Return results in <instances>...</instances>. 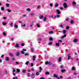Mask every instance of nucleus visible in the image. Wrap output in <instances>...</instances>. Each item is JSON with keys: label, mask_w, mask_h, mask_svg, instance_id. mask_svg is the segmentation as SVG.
Here are the masks:
<instances>
[{"label": "nucleus", "mask_w": 79, "mask_h": 79, "mask_svg": "<svg viewBox=\"0 0 79 79\" xmlns=\"http://www.w3.org/2000/svg\"><path fill=\"white\" fill-rule=\"evenodd\" d=\"M63 5L65 8H66L68 6V5H67V4L66 3H64Z\"/></svg>", "instance_id": "f257e3e1"}, {"label": "nucleus", "mask_w": 79, "mask_h": 79, "mask_svg": "<svg viewBox=\"0 0 79 79\" xmlns=\"http://www.w3.org/2000/svg\"><path fill=\"white\" fill-rule=\"evenodd\" d=\"M26 71H27L26 70L23 69V70H22V72L23 73H26Z\"/></svg>", "instance_id": "f03ea898"}, {"label": "nucleus", "mask_w": 79, "mask_h": 79, "mask_svg": "<svg viewBox=\"0 0 79 79\" xmlns=\"http://www.w3.org/2000/svg\"><path fill=\"white\" fill-rule=\"evenodd\" d=\"M19 47V44H16V45H15V47L18 48Z\"/></svg>", "instance_id": "7ed1b4c3"}, {"label": "nucleus", "mask_w": 79, "mask_h": 79, "mask_svg": "<svg viewBox=\"0 0 79 79\" xmlns=\"http://www.w3.org/2000/svg\"><path fill=\"white\" fill-rule=\"evenodd\" d=\"M72 4H73V5H74V6H76V2H75V1H73L72 2Z\"/></svg>", "instance_id": "20e7f679"}, {"label": "nucleus", "mask_w": 79, "mask_h": 79, "mask_svg": "<svg viewBox=\"0 0 79 79\" xmlns=\"http://www.w3.org/2000/svg\"><path fill=\"white\" fill-rule=\"evenodd\" d=\"M78 40L77 39H75L74 40L73 42H77V41Z\"/></svg>", "instance_id": "39448f33"}, {"label": "nucleus", "mask_w": 79, "mask_h": 79, "mask_svg": "<svg viewBox=\"0 0 79 79\" xmlns=\"http://www.w3.org/2000/svg\"><path fill=\"white\" fill-rule=\"evenodd\" d=\"M56 12L58 14H60V13H61L60 11H59V10H56Z\"/></svg>", "instance_id": "423d86ee"}, {"label": "nucleus", "mask_w": 79, "mask_h": 79, "mask_svg": "<svg viewBox=\"0 0 79 79\" xmlns=\"http://www.w3.org/2000/svg\"><path fill=\"white\" fill-rule=\"evenodd\" d=\"M72 70L73 71H75L76 70V68L74 66H73L72 68Z\"/></svg>", "instance_id": "0eeeda50"}, {"label": "nucleus", "mask_w": 79, "mask_h": 79, "mask_svg": "<svg viewBox=\"0 0 79 79\" xmlns=\"http://www.w3.org/2000/svg\"><path fill=\"white\" fill-rule=\"evenodd\" d=\"M40 19H43L44 18V16L42 15L40 16Z\"/></svg>", "instance_id": "6e6552de"}, {"label": "nucleus", "mask_w": 79, "mask_h": 79, "mask_svg": "<svg viewBox=\"0 0 79 79\" xmlns=\"http://www.w3.org/2000/svg\"><path fill=\"white\" fill-rule=\"evenodd\" d=\"M7 10L8 12H9V13H11V10L9 9H7Z\"/></svg>", "instance_id": "1a4fd4ad"}, {"label": "nucleus", "mask_w": 79, "mask_h": 79, "mask_svg": "<svg viewBox=\"0 0 79 79\" xmlns=\"http://www.w3.org/2000/svg\"><path fill=\"white\" fill-rule=\"evenodd\" d=\"M6 24H7V23H6V22H3L2 23V24L4 26H5V25H6Z\"/></svg>", "instance_id": "9d476101"}, {"label": "nucleus", "mask_w": 79, "mask_h": 79, "mask_svg": "<svg viewBox=\"0 0 79 79\" xmlns=\"http://www.w3.org/2000/svg\"><path fill=\"white\" fill-rule=\"evenodd\" d=\"M9 55L11 56H14L13 54L11 53L10 52L9 53Z\"/></svg>", "instance_id": "9b49d317"}, {"label": "nucleus", "mask_w": 79, "mask_h": 79, "mask_svg": "<svg viewBox=\"0 0 79 79\" xmlns=\"http://www.w3.org/2000/svg\"><path fill=\"white\" fill-rule=\"evenodd\" d=\"M19 52H17L16 53V55L17 56H19Z\"/></svg>", "instance_id": "f8f14e48"}, {"label": "nucleus", "mask_w": 79, "mask_h": 79, "mask_svg": "<svg viewBox=\"0 0 79 79\" xmlns=\"http://www.w3.org/2000/svg\"><path fill=\"white\" fill-rule=\"evenodd\" d=\"M53 76L54 77H56V78H57V77H58V75H56V74H54Z\"/></svg>", "instance_id": "ddd939ff"}, {"label": "nucleus", "mask_w": 79, "mask_h": 79, "mask_svg": "<svg viewBox=\"0 0 79 79\" xmlns=\"http://www.w3.org/2000/svg\"><path fill=\"white\" fill-rule=\"evenodd\" d=\"M33 61H35V56H33Z\"/></svg>", "instance_id": "4468645a"}, {"label": "nucleus", "mask_w": 79, "mask_h": 79, "mask_svg": "<svg viewBox=\"0 0 79 79\" xmlns=\"http://www.w3.org/2000/svg\"><path fill=\"white\" fill-rule=\"evenodd\" d=\"M6 61H9V57H6Z\"/></svg>", "instance_id": "2eb2a0df"}, {"label": "nucleus", "mask_w": 79, "mask_h": 79, "mask_svg": "<svg viewBox=\"0 0 79 79\" xmlns=\"http://www.w3.org/2000/svg\"><path fill=\"white\" fill-rule=\"evenodd\" d=\"M48 64L51 66V65H52V63H51L50 62H49L48 63Z\"/></svg>", "instance_id": "dca6fc26"}, {"label": "nucleus", "mask_w": 79, "mask_h": 79, "mask_svg": "<svg viewBox=\"0 0 79 79\" xmlns=\"http://www.w3.org/2000/svg\"><path fill=\"white\" fill-rule=\"evenodd\" d=\"M29 64V61H27L26 63L25 64H26L27 65H28V64Z\"/></svg>", "instance_id": "f3484780"}, {"label": "nucleus", "mask_w": 79, "mask_h": 79, "mask_svg": "<svg viewBox=\"0 0 79 79\" xmlns=\"http://www.w3.org/2000/svg\"><path fill=\"white\" fill-rule=\"evenodd\" d=\"M1 10L2 11H3V10H5V8H4V7H1Z\"/></svg>", "instance_id": "a211bd4d"}, {"label": "nucleus", "mask_w": 79, "mask_h": 79, "mask_svg": "<svg viewBox=\"0 0 79 79\" xmlns=\"http://www.w3.org/2000/svg\"><path fill=\"white\" fill-rule=\"evenodd\" d=\"M6 7H9V6H10V4L8 3L6 4Z\"/></svg>", "instance_id": "6ab92c4d"}, {"label": "nucleus", "mask_w": 79, "mask_h": 79, "mask_svg": "<svg viewBox=\"0 0 79 79\" xmlns=\"http://www.w3.org/2000/svg\"><path fill=\"white\" fill-rule=\"evenodd\" d=\"M16 71H17V73H19L20 72V70L19 69H17Z\"/></svg>", "instance_id": "aec40b11"}, {"label": "nucleus", "mask_w": 79, "mask_h": 79, "mask_svg": "<svg viewBox=\"0 0 79 79\" xmlns=\"http://www.w3.org/2000/svg\"><path fill=\"white\" fill-rule=\"evenodd\" d=\"M66 31L65 30H64L63 31V32L64 34H66Z\"/></svg>", "instance_id": "412c9836"}, {"label": "nucleus", "mask_w": 79, "mask_h": 79, "mask_svg": "<svg viewBox=\"0 0 79 79\" xmlns=\"http://www.w3.org/2000/svg\"><path fill=\"white\" fill-rule=\"evenodd\" d=\"M68 60H70V58H71V56H69V55H68Z\"/></svg>", "instance_id": "4be33fe9"}, {"label": "nucleus", "mask_w": 79, "mask_h": 79, "mask_svg": "<svg viewBox=\"0 0 79 79\" xmlns=\"http://www.w3.org/2000/svg\"><path fill=\"white\" fill-rule=\"evenodd\" d=\"M65 71H66V70L65 69H62L61 70L62 73H64V72H65Z\"/></svg>", "instance_id": "5701e85b"}, {"label": "nucleus", "mask_w": 79, "mask_h": 79, "mask_svg": "<svg viewBox=\"0 0 79 79\" xmlns=\"http://www.w3.org/2000/svg\"><path fill=\"white\" fill-rule=\"evenodd\" d=\"M36 26L38 27H40V25L38 23H36Z\"/></svg>", "instance_id": "b1692460"}, {"label": "nucleus", "mask_w": 79, "mask_h": 79, "mask_svg": "<svg viewBox=\"0 0 79 79\" xmlns=\"http://www.w3.org/2000/svg\"><path fill=\"white\" fill-rule=\"evenodd\" d=\"M49 40L52 41L53 40V38H52V37H50L49 38Z\"/></svg>", "instance_id": "393cba45"}, {"label": "nucleus", "mask_w": 79, "mask_h": 79, "mask_svg": "<svg viewBox=\"0 0 79 79\" xmlns=\"http://www.w3.org/2000/svg\"><path fill=\"white\" fill-rule=\"evenodd\" d=\"M14 26H15V28H16V29H17V28H18V25H17L15 24L14 25Z\"/></svg>", "instance_id": "a878e982"}, {"label": "nucleus", "mask_w": 79, "mask_h": 79, "mask_svg": "<svg viewBox=\"0 0 79 79\" xmlns=\"http://www.w3.org/2000/svg\"><path fill=\"white\" fill-rule=\"evenodd\" d=\"M52 44V42H50L48 43V45H51Z\"/></svg>", "instance_id": "bb28decb"}, {"label": "nucleus", "mask_w": 79, "mask_h": 79, "mask_svg": "<svg viewBox=\"0 0 79 79\" xmlns=\"http://www.w3.org/2000/svg\"><path fill=\"white\" fill-rule=\"evenodd\" d=\"M70 23L71 24H73V23H74V20H71V21H70Z\"/></svg>", "instance_id": "cd10ccee"}, {"label": "nucleus", "mask_w": 79, "mask_h": 79, "mask_svg": "<svg viewBox=\"0 0 79 79\" xmlns=\"http://www.w3.org/2000/svg\"><path fill=\"white\" fill-rule=\"evenodd\" d=\"M56 46H59V45H60V44L59 43H56Z\"/></svg>", "instance_id": "c85d7f7f"}, {"label": "nucleus", "mask_w": 79, "mask_h": 79, "mask_svg": "<svg viewBox=\"0 0 79 79\" xmlns=\"http://www.w3.org/2000/svg\"><path fill=\"white\" fill-rule=\"evenodd\" d=\"M46 20H47V17H46L44 18V21H45Z\"/></svg>", "instance_id": "c756f323"}, {"label": "nucleus", "mask_w": 79, "mask_h": 79, "mask_svg": "<svg viewBox=\"0 0 79 79\" xmlns=\"http://www.w3.org/2000/svg\"><path fill=\"white\" fill-rule=\"evenodd\" d=\"M13 23H10V27H13Z\"/></svg>", "instance_id": "7c9ffc66"}, {"label": "nucleus", "mask_w": 79, "mask_h": 79, "mask_svg": "<svg viewBox=\"0 0 79 79\" xmlns=\"http://www.w3.org/2000/svg\"><path fill=\"white\" fill-rule=\"evenodd\" d=\"M58 4L57 3H56L55 5V7H57L58 6Z\"/></svg>", "instance_id": "2f4dec72"}, {"label": "nucleus", "mask_w": 79, "mask_h": 79, "mask_svg": "<svg viewBox=\"0 0 79 79\" xmlns=\"http://www.w3.org/2000/svg\"><path fill=\"white\" fill-rule=\"evenodd\" d=\"M49 33L50 34H51L53 33V31H51L50 32H49Z\"/></svg>", "instance_id": "473e14b6"}, {"label": "nucleus", "mask_w": 79, "mask_h": 79, "mask_svg": "<svg viewBox=\"0 0 79 79\" xmlns=\"http://www.w3.org/2000/svg\"><path fill=\"white\" fill-rule=\"evenodd\" d=\"M58 61L59 62H60L61 61V57L59 58Z\"/></svg>", "instance_id": "72a5a7b5"}, {"label": "nucleus", "mask_w": 79, "mask_h": 79, "mask_svg": "<svg viewBox=\"0 0 79 79\" xmlns=\"http://www.w3.org/2000/svg\"><path fill=\"white\" fill-rule=\"evenodd\" d=\"M30 15L31 16H34V13H30Z\"/></svg>", "instance_id": "f704fd0d"}, {"label": "nucleus", "mask_w": 79, "mask_h": 79, "mask_svg": "<svg viewBox=\"0 0 79 79\" xmlns=\"http://www.w3.org/2000/svg\"><path fill=\"white\" fill-rule=\"evenodd\" d=\"M45 74L47 75V74L49 75L50 74V73L48 72H47Z\"/></svg>", "instance_id": "c9c22d12"}, {"label": "nucleus", "mask_w": 79, "mask_h": 79, "mask_svg": "<svg viewBox=\"0 0 79 79\" xmlns=\"http://www.w3.org/2000/svg\"><path fill=\"white\" fill-rule=\"evenodd\" d=\"M21 53H22V54H24V52L23 51H21Z\"/></svg>", "instance_id": "e433bc0d"}, {"label": "nucleus", "mask_w": 79, "mask_h": 79, "mask_svg": "<svg viewBox=\"0 0 79 79\" xmlns=\"http://www.w3.org/2000/svg\"><path fill=\"white\" fill-rule=\"evenodd\" d=\"M27 11H31V9L29 8H27Z\"/></svg>", "instance_id": "4c0bfd02"}, {"label": "nucleus", "mask_w": 79, "mask_h": 79, "mask_svg": "<svg viewBox=\"0 0 79 79\" xmlns=\"http://www.w3.org/2000/svg\"><path fill=\"white\" fill-rule=\"evenodd\" d=\"M3 34L4 35H5V36L6 35V34L5 33V32H3Z\"/></svg>", "instance_id": "58836bf2"}, {"label": "nucleus", "mask_w": 79, "mask_h": 79, "mask_svg": "<svg viewBox=\"0 0 79 79\" xmlns=\"http://www.w3.org/2000/svg\"><path fill=\"white\" fill-rule=\"evenodd\" d=\"M36 75H37V76H39V72H37L36 73Z\"/></svg>", "instance_id": "ea45409f"}, {"label": "nucleus", "mask_w": 79, "mask_h": 79, "mask_svg": "<svg viewBox=\"0 0 79 79\" xmlns=\"http://www.w3.org/2000/svg\"><path fill=\"white\" fill-rule=\"evenodd\" d=\"M40 8V6L39 5V6H38V7H37V8L38 9H39Z\"/></svg>", "instance_id": "a19ab883"}, {"label": "nucleus", "mask_w": 79, "mask_h": 79, "mask_svg": "<svg viewBox=\"0 0 79 79\" xmlns=\"http://www.w3.org/2000/svg\"><path fill=\"white\" fill-rule=\"evenodd\" d=\"M23 17H26L27 15H26L24 14L23 15Z\"/></svg>", "instance_id": "79ce46f5"}, {"label": "nucleus", "mask_w": 79, "mask_h": 79, "mask_svg": "<svg viewBox=\"0 0 79 79\" xmlns=\"http://www.w3.org/2000/svg\"><path fill=\"white\" fill-rule=\"evenodd\" d=\"M34 51V49L33 48H31V52H33Z\"/></svg>", "instance_id": "37998d69"}, {"label": "nucleus", "mask_w": 79, "mask_h": 79, "mask_svg": "<svg viewBox=\"0 0 79 79\" xmlns=\"http://www.w3.org/2000/svg\"><path fill=\"white\" fill-rule=\"evenodd\" d=\"M66 29H69V26H67L66 27Z\"/></svg>", "instance_id": "c03bdc74"}, {"label": "nucleus", "mask_w": 79, "mask_h": 79, "mask_svg": "<svg viewBox=\"0 0 79 79\" xmlns=\"http://www.w3.org/2000/svg\"><path fill=\"white\" fill-rule=\"evenodd\" d=\"M29 55V54L28 53H26L25 54V56H28Z\"/></svg>", "instance_id": "a18cd8bd"}, {"label": "nucleus", "mask_w": 79, "mask_h": 79, "mask_svg": "<svg viewBox=\"0 0 79 79\" xmlns=\"http://www.w3.org/2000/svg\"><path fill=\"white\" fill-rule=\"evenodd\" d=\"M60 68H63V65H60Z\"/></svg>", "instance_id": "49530a36"}, {"label": "nucleus", "mask_w": 79, "mask_h": 79, "mask_svg": "<svg viewBox=\"0 0 79 79\" xmlns=\"http://www.w3.org/2000/svg\"><path fill=\"white\" fill-rule=\"evenodd\" d=\"M35 76V73H33L31 75V76Z\"/></svg>", "instance_id": "de8ad7c7"}, {"label": "nucleus", "mask_w": 79, "mask_h": 79, "mask_svg": "<svg viewBox=\"0 0 79 79\" xmlns=\"http://www.w3.org/2000/svg\"><path fill=\"white\" fill-rule=\"evenodd\" d=\"M22 27H25V26H26V24H24L23 25H22Z\"/></svg>", "instance_id": "09e8293b"}, {"label": "nucleus", "mask_w": 79, "mask_h": 79, "mask_svg": "<svg viewBox=\"0 0 79 79\" xmlns=\"http://www.w3.org/2000/svg\"><path fill=\"white\" fill-rule=\"evenodd\" d=\"M50 5L51 7L53 6V4H52V3H50Z\"/></svg>", "instance_id": "8fccbe9b"}, {"label": "nucleus", "mask_w": 79, "mask_h": 79, "mask_svg": "<svg viewBox=\"0 0 79 79\" xmlns=\"http://www.w3.org/2000/svg\"><path fill=\"white\" fill-rule=\"evenodd\" d=\"M45 64H48V61H46L45 63Z\"/></svg>", "instance_id": "3c124183"}, {"label": "nucleus", "mask_w": 79, "mask_h": 79, "mask_svg": "<svg viewBox=\"0 0 79 79\" xmlns=\"http://www.w3.org/2000/svg\"><path fill=\"white\" fill-rule=\"evenodd\" d=\"M38 40H39V41H41V40H42V39L39 38L38 39Z\"/></svg>", "instance_id": "603ef678"}, {"label": "nucleus", "mask_w": 79, "mask_h": 79, "mask_svg": "<svg viewBox=\"0 0 79 79\" xmlns=\"http://www.w3.org/2000/svg\"><path fill=\"white\" fill-rule=\"evenodd\" d=\"M27 76H28V77H29V76H30V74L29 73H27Z\"/></svg>", "instance_id": "864d4df0"}, {"label": "nucleus", "mask_w": 79, "mask_h": 79, "mask_svg": "<svg viewBox=\"0 0 79 79\" xmlns=\"http://www.w3.org/2000/svg\"><path fill=\"white\" fill-rule=\"evenodd\" d=\"M13 79H17V77H13Z\"/></svg>", "instance_id": "5fc2aeb1"}, {"label": "nucleus", "mask_w": 79, "mask_h": 79, "mask_svg": "<svg viewBox=\"0 0 79 79\" xmlns=\"http://www.w3.org/2000/svg\"><path fill=\"white\" fill-rule=\"evenodd\" d=\"M21 45H22V46H24V43H22L21 44Z\"/></svg>", "instance_id": "6e6d98bb"}, {"label": "nucleus", "mask_w": 79, "mask_h": 79, "mask_svg": "<svg viewBox=\"0 0 79 79\" xmlns=\"http://www.w3.org/2000/svg\"><path fill=\"white\" fill-rule=\"evenodd\" d=\"M33 66H34V65L33 64V63H31V66L32 67Z\"/></svg>", "instance_id": "4d7b16f0"}, {"label": "nucleus", "mask_w": 79, "mask_h": 79, "mask_svg": "<svg viewBox=\"0 0 79 79\" xmlns=\"http://www.w3.org/2000/svg\"><path fill=\"white\" fill-rule=\"evenodd\" d=\"M1 58H3L4 57V55L3 54L1 56Z\"/></svg>", "instance_id": "13d9d810"}, {"label": "nucleus", "mask_w": 79, "mask_h": 79, "mask_svg": "<svg viewBox=\"0 0 79 79\" xmlns=\"http://www.w3.org/2000/svg\"><path fill=\"white\" fill-rule=\"evenodd\" d=\"M15 63L17 64H19V62H16Z\"/></svg>", "instance_id": "bf43d9fd"}, {"label": "nucleus", "mask_w": 79, "mask_h": 79, "mask_svg": "<svg viewBox=\"0 0 79 79\" xmlns=\"http://www.w3.org/2000/svg\"><path fill=\"white\" fill-rule=\"evenodd\" d=\"M23 51H24L25 52H26V49H23Z\"/></svg>", "instance_id": "052dcab7"}, {"label": "nucleus", "mask_w": 79, "mask_h": 79, "mask_svg": "<svg viewBox=\"0 0 79 79\" xmlns=\"http://www.w3.org/2000/svg\"><path fill=\"white\" fill-rule=\"evenodd\" d=\"M6 18H7L6 17H3V19H6Z\"/></svg>", "instance_id": "680f3d73"}, {"label": "nucleus", "mask_w": 79, "mask_h": 79, "mask_svg": "<svg viewBox=\"0 0 79 79\" xmlns=\"http://www.w3.org/2000/svg\"><path fill=\"white\" fill-rule=\"evenodd\" d=\"M40 70H42V67H40Z\"/></svg>", "instance_id": "e2e57ef3"}, {"label": "nucleus", "mask_w": 79, "mask_h": 79, "mask_svg": "<svg viewBox=\"0 0 79 79\" xmlns=\"http://www.w3.org/2000/svg\"><path fill=\"white\" fill-rule=\"evenodd\" d=\"M66 21H69V19H66Z\"/></svg>", "instance_id": "0e129e2a"}, {"label": "nucleus", "mask_w": 79, "mask_h": 79, "mask_svg": "<svg viewBox=\"0 0 79 79\" xmlns=\"http://www.w3.org/2000/svg\"><path fill=\"white\" fill-rule=\"evenodd\" d=\"M60 10H63V7H60Z\"/></svg>", "instance_id": "69168bd1"}, {"label": "nucleus", "mask_w": 79, "mask_h": 79, "mask_svg": "<svg viewBox=\"0 0 79 79\" xmlns=\"http://www.w3.org/2000/svg\"><path fill=\"white\" fill-rule=\"evenodd\" d=\"M40 79H45V78L43 77H41Z\"/></svg>", "instance_id": "338daca9"}, {"label": "nucleus", "mask_w": 79, "mask_h": 79, "mask_svg": "<svg viewBox=\"0 0 79 79\" xmlns=\"http://www.w3.org/2000/svg\"><path fill=\"white\" fill-rule=\"evenodd\" d=\"M60 26V27H63V25H61Z\"/></svg>", "instance_id": "774afa93"}]
</instances>
